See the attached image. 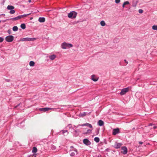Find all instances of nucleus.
<instances>
[{
  "mask_svg": "<svg viewBox=\"0 0 157 157\" xmlns=\"http://www.w3.org/2000/svg\"><path fill=\"white\" fill-rule=\"evenodd\" d=\"M7 9L9 10H12L14 8V7L13 6H12L8 5L7 7Z\"/></svg>",
  "mask_w": 157,
  "mask_h": 157,
  "instance_id": "nucleus-19",
  "label": "nucleus"
},
{
  "mask_svg": "<svg viewBox=\"0 0 157 157\" xmlns=\"http://www.w3.org/2000/svg\"><path fill=\"white\" fill-rule=\"evenodd\" d=\"M35 63L34 61H31L29 62V65L31 67H33L34 66Z\"/></svg>",
  "mask_w": 157,
  "mask_h": 157,
  "instance_id": "nucleus-21",
  "label": "nucleus"
},
{
  "mask_svg": "<svg viewBox=\"0 0 157 157\" xmlns=\"http://www.w3.org/2000/svg\"><path fill=\"white\" fill-rule=\"evenodd\" d=\"M152 125V124H149V125Z\"/></svg>",
  "mask_w": 157,
  "mask_h": 157,
  "instance_id": "nucleus-44",
  "label": "nucleus"
},
{
  "mask_svg": "<svg viewBox=\"0 0 157 157\" xmlns=\"http://www.w3.org/2000/svg\"><path fill=\"white\" fill-rule=\"evenodd\" d=\"M94 140L96 143H98L99 142L100 139L98 137H96L94 138Z\"/></svg>",
  "mask_w": 157,
  "mask_h": 157,
  "instance_id": "nucleus-22",
  "label": "nucleus"
},
{
  "mask_svg": "<svg viewBox=\"0 0 157 157\" xmlns=\"http://www.w3.org/2000/svg\"><path fill=\"white\" fill-rule=\"evenodd\" d=\"M122 144L120 143L116 142L114 144V147L118 149L120 148Z\"/></svg>",
  "mask_w": 157,
  "mask_h": 157,
  "instance_id": "nucleus-9",
  "label": "nucleus"
},
{
  "mask_svg": "<svg viewBox=\"0 0 157 157\" xmlns=\"http://www.w3.org/2000/svg\"><path fill=\"white\" fill-rule=\"evenodd\" d=\"M21 27L22 29H25L26 28L25 25V24L23 23L21 25Z\"/></svg>",
  "mask_w": 157,
  "mask_h": 157,
  "instance_id": "nucleus-26",
  "label": "nucleus"
},
{
  "mask_svg": "<svg viewBox=\"0 0 157 157\" xmlns=\"http://www.w3.org/2000/svg\"><path fill=\"white\" fill-rule=\"evenodd\" d=\"M53 148L54 149H56V147L55 146H54V147H53Z\"/></svg>",
  "mask_w": 157,
  "mask_h": 157,
  "instance_id": "nucleus-43",
  "label": "nucleus"
},
{
  "mask_svg": "<svg viewBox=\"0 0 157 157\" xmlns=\"http://www.w3.org/2000/svg\"><path fill=\"white\" fill-rule=\"evenodd\" d=\"M4 40V39L2 37H0V42H2Z\"/></svg>",
  "mask_w": 157,
  "mask_h": 157,
  "instance_id": "nucleus-35",
  "label": "nucleus"
},
{
  "mask_svg": "<svg viewBox=\"0 0 157 157\" xmlns=\"http://www.w3.org/2000/svg\"><path fill=\"white\" fill-rule=\"evenodd\" d=\"M30 14H31V13H29L27 14H23V15H20V16H21V17H26V16H28V15H30Z\"/></svg>",
  "mask_w": 157,
  "mask_h": 157,
  "instance_id": "nucleus-28",
  "label": "nucleus"
},
{
  "mask_svg": "<svg viewBox=\"0 0 157 157\" xmlns=\"http://www.w3.org/2000/svg\"><path fill=\"white\" fill-rule=\"evenodd\" d=\"M37 149L35 147H33V148L32 152L33 153H36L37 151Z\"/></svg>",
  "mask_w": 157,
  "mask_h": 157,
  "instance_id": "nucleus-24",
  "label": "nucleus"
},
{
  "mask_svg": "<svg viewBox=\"0 0 157 157\" xmlns=\"http://www.w3.org/2000/svg\"><path fill=\"white\" fill-rule=\"evenodd\" d=\"M125 5H124V4H123V5H122V7L123 8H124V7H125Z\"/></svg>",
  "mask_w": 157,
  "mask_h": 157,
  "instance_id": "nucleus-39",
  "label": "nucleus"
},
{
  "mask_svg": "<svg viewBox=\"0 0 157 157\" xmlns=\"http://www.w3.org/2000/svg\"><path fill=\"white\" fill-rule=\"evenodd\" d=\"M124 61L125 63H126V64H127L128 63V61L126 59H124Z\"/></svg>",
  "mask_w": 157,
  "mask_h": 157,
  "instance_id": "nucleus-36",
  "label": "nucleus"
},
{
  "mask_svg": "<svg viewBox=\"0 0 157 157\" xmlns=\"http://www.w3.org/2000/svg\"><path fill=\"white\" fill-rule=\"evenodd\" d=\"M19 105H20V104H19V105H17L16 106L15 108H17V106H19Z\"/></svg>",
  "mask_w": 157,
  "mask_h": 157,
  "instance_id": "nucleus-40",
  "label": "nucleus"
},
{
  "mask_svg": "<svg viewBox=\"0 0 157 157\" xmlns=\"http://www.w3.org/2000/svg\"><path fill=\"white\" fill-rule=\"evenodd\" d=\"M119 129L118 128L114 129L113 130V135H116L119 133Z\"/></svg>",
  "mask_w": 157,
  "mask_h": 157,
  "instance_id": "nucleus-12",
  "label": "nucleus"
},
{
  "mask_svg": "<svg viewBox=\"0 0 157 157\" xmlns=\"http://www.w3.org/2000/svg\"><path fill=\"white\" fill-rule=\"evenodd\" d=\"M157 128V127L156 126H154L153 127V128L154 129H155V128Z\"/></svg>",
  "mask_w": 157,
  "mask_h": 157,
  "instance_id": "nucleus-38",
  "label": "nucleus"
},
{
  "mask_svg": "<svg viewBox=\"0 0 157 157\" xmlns=\"http://www.w3.org/2000/svg\"><path fill=\"white\" fill-rule=\"evenodd\" d=\"M21 18V16L20 15L18 16L17 17H15L13 18L12 19L14 21L18 20Z\"/></svg>",
  "mask_w": 157,
  "mask_h": 157,
  "instance_id": "nucleus-20",
  "label": "nucleus"
},
{
  "mask_svg": "<svg viewBox=\"0 0 157 157\" xmlns=\"http://www.w3.org/2000/svg\"><path fill=\"white\" fill-rule=\"evenodd\" d=\"M69 152H70V155L71 156H74L75 155V152L76 154H78V153L77 150L74 148L73 146H71L70 147Z\"/></svg>",
  "mask_w": 157,
  "mask_h": 157,
  "instance_id": "nucleus-2",
  "label": "nucleus"
},
{
  "mask_svg": "<svg viewBox=\"0 0 157 157\" xmlns=\"http://www.w3.org/2000/svg\"><path fill=\"white\" fill-rule=\"evenodd\" d=\"M128 90H129V87H128L123 89L121 90V91L120 93V94L121 95H124L126 93H127V92H128Z\"/></svg>",
  "mask_w": 157,
  "mask_h": 157,
  "instance_id": "nucleus-6",
  "label": "nucleus"
},
{
  "mask_svg": "<svg viewBox=\"0 0 157 157\" xmlns=\"http://www.w3.org/2000/svg\"><path fill=\"white\" fill-rule=\"evenodd\" d=\"M83 143L86 145H90L91 144L90 142L87 139H85L83 140Z\"/></svg>",
  "mask_w": 157,
  "mask_h": 157,
  "instance_id": "nucleus-7",
  "label": "nucleus"
},
{
  "mask_svg": "<svg viewBox=\"0 0 157 157\" xmlns=\"http://www.w3.org/2000/svg\"><path fill=\"white\" fill-rule=\"evenodd\" d=\"M73 47V45L70 43H68L66 42H63L61 44V48L63 49L70 48Z\"/></svg>",
  "mask_w": 157,
  "mask_h": 157,
  "instance_id": "nucleus-1",
  "label": "nucleus"
},
{
  "mask_svg": "<svg viewBox=\"0 0 157 157\" xmlns=\"http://www.w3.org/2000/svg\"><path fill=\"white\" fill-rule=\"evenodd\" d=\"M91 131H92L90 129H88L87 130V131L86 132V134L90 133L91 132Z\"/></svg>",
  "mask_w": 157,
  "mask_h": 157,
  "instance_id": "nucleus-32",
  "label": "nucleus"
},
{
  "mask_svg": "<svg viewBox=\"0 0 157 157\" xmlns=\"http://www.w3.org/2000/svg\"><path fill=\"white\" fill-rule=\"evenodd\" d=\"M74 131H75V132H77V130H74Z\"/></svg>",
  "mask_w": 157,
  "mask_h": 157,
  "instance_id": "nucleus-41",
  "label": "nucleus"
},
{
  "mask_svg": "<svg viewBox=\"0 0 157 157\" xmlns=\"http://www.w3.org/2000/svg\"><path fill=\"white\" fill-rule=\"evenodd\" d=\"M98 124L99 126H101L104 124V123L102 121L99 120L98 122Z\"/></svg>",
  "mask_w": 157,
  "mask_h": 157,
  "instance_id": "nucleus-16",
  "label": "nucleus"
},
{
  "mask_svg": "<svg viewBox=\"0 0 157 157\" xmlns=\"http://www.w3.org/2000/svg\"><path fill=\"white\" fill-rule=\"evenodd\" d=\"M136 5H135V6H134V5H133V6H136Z\"/></svg>",
  "mask_w": 157,
  "mask_h": 157,
  "instance_id": "nucleus-48",
  "label": "nucleus"
},
{
  "mask_svg": "<svg viewBox=\"0 0 157 157\" xmlns=\"http://www.w3.org/2000/svg\"><path fill=\"white\" fill-rule=\"evenodd\" d=\"M10 14H13L15 13V11L13 10H11L10 12Z\"/></svg>",
  "mask_w": 157,
  "mask_h": 157,
  "instance_id": "nucleus-30",
  "label": "nucleus"
},
{
  "mask_svg": "<svg viewBox=\"0 0 157 157\" xmlns=\"http://www.w3.org/2000/svg\"><path fill=\"white\" fill-rule=\"evenodd\" d=\"M152 29L154 30H157V25H153L152 26Z\"/></svg>",
  "mask_w": 157,
  "mask_h": 157,
  "instance_id": "nucleus-29",
  "label": "nucleus"
},
{
  "mask_svg": "<svg viewBox=\"0 0 157 157\" xmlns=\"http://www.w3.org/2000/svg\"><path fill=\"white\" fill-rule=\"evenodd\" d=\"M77 13L75 11H71L68 14V17L70 18H75L77 15Z\"/></svg>",
  "mask_w": 157,
  "mask_h": 157,
  "instance_id": "nucleus-3",
  "label": "nucleus"
},
{
  "mask_svg": "<svg viewBox=\"0 0 157 157\" xmlns=\"http://www.w3.org/2000/svg\"><path fill=\"white\" fill-rule=\"evenodd\" d=\"M29 2H31V0H29Z\"/></svg>",
  "mask_w": 157,
  "mask_h": 157,
  "instance_id": "nucleus-45",
  "label": "nucleus"
},
{
  "mask_svg": "<svg viewBox=\"0 0 157 157\" xmlns=\"http://www.w3.org/2000/svg\"><path fill=\"white\" fill-rule=\"evenodd\" d=\"M10 80H7V81L8 82H9V81Z\"/></svg>",
  "mask_w": 157,
  "mask_h": 157,
  "instance_id": "nucleus-46",
  "label": "nucleus"
},
{
  "mask_svg": "<svg viewBox=\"0 0 157 157\" xmlns=\"http://www.w3.org/2000/svg\"><path fill=\"white\" fill-rule=\"evenodd\" d=\"M60 132H62V134H64V133H66V132H67V134L68 133V131L67 130H62Z\"/></svg>",
  "mask_w": 157,
  "mask_h": 157,
  "instance_id": "nucleus-27",
  "label": "nucleus"
},
{
  "mask_svg": "<svg viewBox=\"0 0 157 157\" xmlns=\"http://www.w3.org/2000/svg\"><path fill=\"white\" fill-rule=\"evenodd\" d=\"M115 2L116 3H118L120 2V0H115Z\"/></svg>",
  "mask_w": 157,
  "mask_h": 157,
  "instance_id": "nucleus-34",
  "label": "nucleus"
},
{
  "mask_svg": "<svg viewBox=\"0 0 157 157\" xmlns=\"http://www.w3.org/2000/svg\"><path fill=\"white\" fill-rule=\"evenodd\" d=\"M51 132H52V133H53V130H51Z\"/></svg>",
  "mask_w": 157,
  "mask_h": 157,
  "instance_id": "nucleus-42",
  "label": "nucleus"
},
{
  "mask_svg": "<svg viewBox=\"0 0 157 157\" xmlns=\"http://www.w3.org/2000/svg\"><path fill=\"white\" fill-rule=\"evenodd\" d=\"M13 36H9L6 37V40L8 42H11L13 41Z\"/></svg>",
  "mask_w": 157,
  "mask_h": 157,
  "instance_id": "nucleus-5",
  "label": "nucleus"
},
{
  "mask_svg": "<svg viewBox=\"0 0 157 157\" xmlns=\"http://www.w3.org/2000/svg\"><path fill=\"white\" fill-rule=\"evenodd\" d=\"M124 5H126L129 4V2L128 1H126L123 3Z\"/></svg>",
  "mask_w": 157,
  "mask_h": 157,
  "instance_id": "nucleus-31",
  "label": "nucleus"
},
{
  "mask_svg": "<svg viewBox=\"0 0 157 157\" xmlns=\"http://www.w3.org/2000/svg\"><path fill=\"white\" fill-rule=\"evenodd\" d=\"M38 21L40 22H44L45 21V18L44 17H40L39 18Z\"/></svg>",
  "mask_w": 157,
  "mask_h": 157,
  "instance_id": "nucleus-17",
  "label": "nucleus"
},
{
  "mask_svg": "<svg viewBox=\"0 0 157 157\" xmlns=\"http://www.w3.org/2000/svg\"><path fill=\"white\" fill-rule=\"evenodd\" d=\"M121 149L123 151V153L125 155L127 153V148L126 147L123 146L122 147Z\"/></svg>",
  "mask_w": 157,
  "mask_h": 157,
  "instance_id": "nucleus-13",
  "label": "nucleus"
},
{
  "mask_svg": "<svg viewBox=\"0 0 157 157\" xmlns=\"http://www.w3.org/2000/svg\"><path fill=\"white\" fill-rule=\"evenodd\" d=\"M18 28L17 26H13V30L14 31H17L18 30Z\"/></svg>",
  "mask_w": 157,
  "mask_h": 157,
  "instance_id": "nucleus-25",
  "label": "nucleus"
},
{
  "mask_svg": "<svg viewBox=\"0 0 157 157\" xmlns=\"http://www.w3.org/2000/svg\"><path fill=\"white\" fill-rule=\"evenodd\" d=\"M100 24L102 26H104L105 25V23L104 21H102L100 22Z\"/></svg>",
  "mask_w": 157,
  "mask_h": 157,
  "instance_id": "nucleus-23",
  "label": "nucleus"
},
{
  "mask_svg": "<svg viewBox=\"0 0 157 157\" xmlns=\"http://www.w3.org/2000/svg\"><path fill=\"white\" fill-rule=\"evenodd\" d=\"M78 126H78L76 127L75 125L74 126V127H72V125L71 124H69L67 127H68L71 130V132H74V127H75L76 128H77Z\"/></svg>",
  "mask_w": 157,
  "mask_h": 157,
  "instance_id": "nucleus-8",
  "label": "nucleus"
},
{
  "mask_svg": "<svg viewBox=\"0 0 157 157\" xmlns=\"http://www.w3.org/2000/svg\"><path fill=\"white\" fill-rule=\"evenodd\" d=\"M91 79L94 82L97 81L98 80V78H96L95 75H92L91 77Z\"/></svg>",
  "mask_w": 157,
  "mask_h": 157,
  "instance_id": "nucleus-15",
  "label": "nucleus"
},
{
  "mask_svg": "<svg viewBox=\"0 0 157 157\" xmlns=\"http://www.w3.org/2000/svg\"><path fill=\"white\" fill-rule=\"evenodd\" d=\"M36 39L34 38H28L26 37L21 38L20 39V41H33L36 40Z\"/></svg>",
  "mask_w": 157,
  "mask_h": 157,
  "instance_id": "nucleus-4",
  "label": "nucleus"
},
{
  "mask_svg": "<svg viewBox=\"0 0 157 157\" xmlns=\"http://www.w3.org/2000/svg\"><path fill=\"white\" fill-rule=\"evenodd\" d=\"M139 13H143V11L142 9H139L138 10Z\"/></svg>",
  "mask_w": 157,
  "mask_h": 157,
  "instance_id": "nucleus-33",
  "label": "nucleus"
},
{
  "mask_svg": "<svg viewBox=\"0 0 157 157\" xmlns=\"http://www.w3.org/2000/svg\"><path fill=\"white\" fill-rule=\"evenodd\" d=\"M87 126V127H88L90 128H92V126L91 125V124H90L88 123H86L84 124H82L81 125H80V124H79L78 125V127L79 126Z\"/></svg>",
  "mask_w": 157,
  "mask_h": 157,
  "instance_id": "nucleus-10",
  "label": "nucleus"
},
{
  "mask_svg": "<svg viewBox=\"0 0 157 157\" xmlns=\"http://www.w3.org/2000/svg\"><path fill=\"white\" fill-rule=\"evenodd\" d=\"M86 112L81 113L79 114V116L80 117H83L86 116Z\"/></svg>",
  "mask_w": 157,
  "mask_h": 157,
  "instance_id": "nucleus-18",
  "label": "nucleus"
},
{
  "mask_svg": "<svg viewBox=\"0 0 157 157\" xmlns=\"http://www.w3.org/2000/svg\"><path fill=\"white\" fill-rule=\"evenodd\" d=\"M139 143L140 144H142L143 143V142L141 141H139Z\"/></svg>",
  "mask_w": 157,
  "mask_h": 157,
  "instance_id": "nucleus-37",
  "label": "nucleus"
},
{
  "mask_svg": "<svg viewBox=\"0 0 157 157\" xmlns=\"http://www.w3.org/2000/svg\"><path fill=\"white\" fill-rule=\"evenodd\" d=\"M98 130H99V129H98ZM98 132H99V131H98V133H97V134H98Z\"/></svg>",
  "mask_w": 157,
  "mask_h": 157,
  "instance_id": "nucleus-47",
  "label": "nucleus"
},
{
  "mask_svg": "<svg viewBox=\"0 0 157 157\" xmlns=\"http://www.w3.org/2000/svg\"><path fill=\"white\" fill-rule=\"evenodd\" d=\"M49 58L52 60H53L55 59L57 57L56 55L53 54L52 55L49 56Z\"/></svg>",
  "mask_w": 157,
  "mask_h": 157,
  "instance_id": "nucleus-14",
  "label": "nucleus"
},
{
  "mask_svg": "<svg viewBox=\"0 0 157 157\" xmlns=\"http://www.w3.org/2000/svg\"><path fill=\"white\" fill-rule=\"evenodd\" d=\"M52 109V108H50L46 107V108H40L39 109V110L40 111L46 112V111H48L50 110H51Z\"/></svg>",
  "mask_w": 157,
  "mask_h": 157,
  "instance_id": "nucleus-11",
  "label": "nucleus"
}]
</instances>
